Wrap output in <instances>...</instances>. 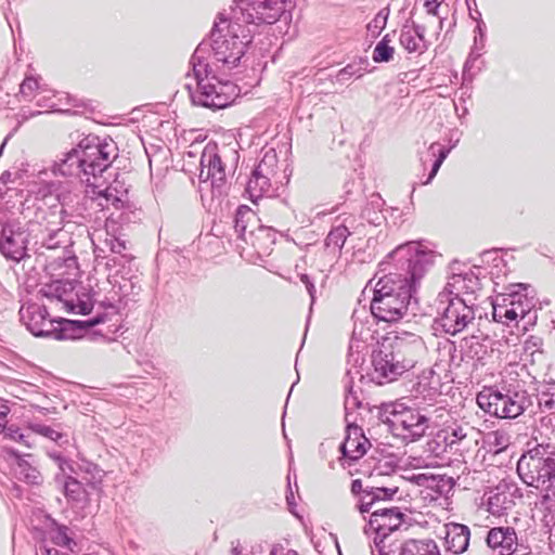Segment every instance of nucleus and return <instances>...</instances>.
<instances>
[{"label": "nucleus", "mask_w": 555, "mask_h": 555, "mask_svg": "<svg viewBox=\"0 0 555 555\" xmlns=\"http://www.w3.org/2000/svg\"><path fill=\"white\" fill-rule=\"evenodd\" d=\"M424 348L420 336L411 333L387 335L373 353L374 376L379 385L397 380L417 363Z\"/></svg>", "instance_id": "1"}, {"label": "nucleus", "mask_w": 555, "mask_h": 555, "mask_svg": "<svg viewBox=\"0 0 555 555\" xmlns=\"http://www.w3.org/2000/svg\"><path fill=\"white\" fill-rule=\"evenodd\" d=\"M411 298V284L406 278L393 273L379 279L371 304L372 313L385 322L401 319Z\"/></svg>", "instance_id": "2"}, {"label": "nucleus", "mask_w": 555, "mask_h": 555, "mask_svg": "<svg viewBox=\"0 0 555 555\" xmlns=\"http://www.w3.org/2000/svg\"><path fill=\"white\" fill-rule=\"evenodd\" d=\"M212 51L217 62L232 68L236 66L245 53V48L251 42L248 29L238 23H228L227 18L218 15L211 30Z\"/></svg>", "instance_id": "3"}, {"label": "nucleus", "mask_w": 555, "mask_h": 555, "mask_svg": "<svg viewBox=\"0 0 555 555\" xmlns=\"http://www.w3.org/2000/svg\"><path fill=\"white\" fill-rule=\"evenodd\" d=\"M235 224L243 240L259 253H268L275 242L274 231L261 225L259 218L247 206H241L237 209Z\"/></svg>", "instance_id": "4"}, {"label": "nucleus", "mask_w": 555, "mask_h": 555, "mask_svg": "<svg viewBox=\"0 0 555 555\" xmlns=\"http://www.w3.org/2000/svg\"><path fill=\"white\" fill-rule=\"evenodd\" d=\"M476 400L481 410L499 418H516L525 411V397L518 392L503 393L485 389L477 395Z\"/></svg>", "instance_id": "5"}, {"label": "nucleus", "mask_w": 555, "mask_h": 555, "mask_svg": "<svg viewBox=\"0 0 555 555\" xmlns=\"http://www.w3.org/2000/svg\"><path fill=\"white\" fill-rule=\"evenodd\" d=\"M517 473L526 485L539 489L554 476L555 460L530 451L518 461Z\"/></svg>", "instance_id": "6"}, {"label": "nucleus", "mask_w": 555, "mask_h": 555, "mask_svg": "<svg viewBox=\"0 0 555 555\" xmlns=\"http://www.w3.org/2000/svg\"><path fill=\"white\" fill-rule=\"evenodd\" d=\"M198 101L205 107L224 108L229 106L238 96L237 86L231 81H221L212 77L211 79L198 82Z\"/></svg>", "instance_id": "7"}, {"label": "nucleus", "mask_w": 555, "mask_h": 555, "mask_svg": "<svg viewBox=\"0 0 555 555\" xmlns=\"http://www.w3.org/2000/svg\"><path fill=\"white\" fill-rule=\"evenodd\" d=\"M80 146L86 177H96L102 173L116 158L115 150L111 144L92 143L85 139L80 141Z\"/></svg>", "instance_id": "8"}, {"label": "nucleus", "mask_w": 555, "mask_h": 555, "mask_svg": "<svg viewBox=\"0 0 555 555\" xmlns=\"http://www.w3.org/2000/svg\"><path fill=\"white\" fill-rule=\"evenodd\" d=\"M241 3L243 22L247 24H273L283 12L276 0H241Z\"/></svg>", "instance_id": "9"}, {"label": "nucleus", "mask_w": 555, "mask_h": 555, "mask_svg": "<svg viewBox=\"0 0 555 555\" xmlns=\"http://www.w3.org/2000/svg\"><path fill=\"white\" fill-rule=\"evenodd\" d=\"M28 234L22 227L7 224L2 229L0 251L8 259L22 260L26 256Z\"/></svg>", "instance_id": "10"}, {"label": "nucleus", "mask_w": 555, "mask_h": 555, "mask_svg": "<svg viewBox=\"0 0 555 555\" xmlns=\"http://www.w3.org/2000/svg\"><path fill=\"white\" fill-rule=\"evenodd\" d=\"M474 319L473 310L462 300H452L441 315L439 323L450 335L462 332Z\"/></svg>", "instance_id": "11"}, {"label": "nucleus", "mask_w": 555, "mask_h": 555, "mask_svg": "<svg viewBox=\"0 0 555 555\" xmlns=\"http://www.w3.org/2000/svg\"><path fill=\"white\" fill-rule=\"evenodd\" d=\"M528 312L527 307L516 299V296L500 295L493 302L492 317L495 322L508 325L518 319H524Z\"/></svg>", "instance_id": "12"}, {"label": "nucleus", "mask_w": 555, "mask_h": 555, "mask_svg": "<svg viewBox=\"0 0 555 555\" xmlns=\"http://www.w3.org/2000/svg\"><path fill=\"white\" fill-rule=\"evenodd\" d=\"M486 544L499 555H513L518 548V537L515 528L501 526L491 528L486 537Z\"/></svg>", "instance_id": "13"}, {"label": "nucleus", "mask_w": 555, "mask_h": 555, "mask_svg": "<svg viewBox=\"0 0 555 555\" xmlns=\"http://www.w3.org/2000/svg\"><path fill=\"white\" fill-rule=\"evenodd\" d=\"M443 528L444 535L442 539L444 550L455 555L464 553L469 546V528L457 522L446 524Z\"/></svg>", "instance_id": "14"}, {"label": "nucleus", "mask_w": 555, "mask_h": 555, "mask_svg": "<svg viewBox=\"0 0 555 555\" xmlns=\"http://www.w3.org/2000/svg\"><path fill=\"white\" fill-rule=\"evenodd\" d=\"M416 482L421 490V498L424 502L433 503L451 489V480L446 476L420 474Z\"/></svg>", "instance_id": "15"}, {"label": "nucleus", "mask_w": 555, "mask_h": 555, "mask_svg": "<svg viewBox=\"0 0 555 555\" xmlns=\"http://www.w3.org/2000/svg\"><path fill=\"white\" fill-rule=\"evenodd\" d=\"M369 446L370 441L363 435L361 428L348 427L346 438L340 444L344 461L361 459L366 453Z\"/></svg>", "instance_id": "16"}, {"label": "nucleus", "mask_w": 555, "mask_h": 555, "mask_svg": "<svg viewBox=\"0 0 555 555\" xmlns=\"http://www.w3.org/2000/svg\"><path fill=\"white\" fill-rule=\"evenodd\" d=\"M404 514L398 507L382 508L372 512L370 522L378 531H393L403 522Z\"/></svg>", "instance_id": "17"}, {"label": "nucleus", "mask_w": 555, "mask_h": 555, "mask_svg": "<svg viewBox=\"0 0 555 555\" xmlns=\"http://www.w3.org/2000/svg\"><path fill=\"white\" fill-rule=\"evenodd\" d=\"M55 168L62 176H85L80 143L76 147L72 149L68 153H66L64 158L55 164Z\"/></svg>", "instance_id": "18"}, {"label": "nucleus", "mask_w": 555, "mask_h": 555, "mask_svg": "<svg viewBox=\"0 0 555 555\" xmlns=\"http://www.w3.org/2000/svg\"><path fill=\"white\" fill-rule=\"evenodd\" d=\"M27 327L35 336H47L51 332V321L46 318L47 311L40 306H30L26 309Z\"/></svg>", "instance_id": "19"}, {"label": "nucleus", "mask_w": 555, "mask_h": 555, "mask_svg": "<svg viewBox=\"0 0 555 555\" xmlns=\"http://www.w3.org/2000/svg\"><path fill=\"white\" fill-rule=\"evenodd\" d=\"M399 555H441L433 539H411L403 543Z\"/></svg>", "instance_id": "20"}, {"label": "nucleus", "mask_w": 555, "mask_h": 555, "mask_svg": "<svg viewBox=\"0 0 555 555\" xmlns=\"http://www.w3.org/2000/svg\"><path fill=\"white\" fill-rule=\"evenodd\" d=\"M201 165L203 168H207V178L212 177L219 181L224 178L221 157L217 153L205 151L201 157ZM201 176H204V169H202Z\"/></svg>", "instance_id": "21"}, {"label": "nucleus", "mask_w": 555, "mask_h": 555, "mask_svg": "<svg viewBox=\"0 0 555 555\" xmlns=\"http://www.w3.org/2000/svg\"><path fill=\"white\" fill-rule=\"evenodd\" d=\"M74 288L70 281H56L49 285L47 296L57 299L63 305L73 304L69 299L74 295Z\"/></svg>", "instance_id": "22"}, {"label": "nucleus", "mask_w": 555, "mask_h": 555, "mask_svg": "<svg viewBox=\"0 0 555 555\" xmlns=\"http://www.w3.org/2000/svg\"><path fill=\"white\" fill-rule=\"evenodd\" d=\"M8 453L15 459L18 468V475L22 479L33 485L40 482L41 475L39 470L31 467L24 459L21 457L16 451L10 449L8 450Z\"/></svg>", "instance_id": "23"}, {"label": "nucleus", "mask_w": 555, "mask_h": 555, "mask_svg": "<svg viewBox=\"0 0 555 555\" xmlns=\"http://www.w3.org/2000/svg\"><path fill=\"white\" fill-rule=\"evenodd\" d=\"M4 439L17 442L26 448H33L35 446V439L33 433L29 430V425L22 431L17 427H9L3 431Z\"/></svg>", "instance_id": "24"}, {"label": "nucleus", "mask_w": 555, "mask_h": 555, "mask_svg": "<svg viewBox=\"0 0 555 555\" xmlns=\"http://www.w3.org/2000/svg\"><path fill=\"white\" fill-rule=\"evenodd\" d=\"M73 304H65L64 307L68 312L89 314L93 309V302L87 294L79 296L77 293L69 299Z\"/></svg>", "instance_id": "25"}, {"label": "nucleus", "mask_w": 555, "mask_h": 555, "mask_svg": "<svg viewBox=\"0 0 555 555\" xmlns=\"http://www.w3.org/2000/svg\"><path fill=\"white\" fill-rule=\"evenodd\" d=\"M422 36L411 28H404L400 34V44L409 53L416 52L421 47Z\"/></svg>", "instance_id": "26"}, {"label": "nucleus", "mask_w": 555, "mask_h": 555, "mask_svg": "<svg viewBox=\"0 0 555 555\" xmlns=\"http://www.w3.org/2000/svg\"><path fill=\"white\" fill-rule=\"evenodd\" d=\"M389 35H385L373 50V61L376 63L389 62L393 57L395 49L390 47Z\"/></svg>", "instance_id": "27"}, {"label": "nucleus", "mask_w": 555, "mask_h": 555, "mask_svg": "<svg viewBox=\"0 0 555 555\" xmlns=\"http://www.w3.org/2000/svg\"><path fill=\"white\" fill-rule=\"evenodd\" d=\"M350 235V232L346 225H338L331 230L326 237V246L334 248H343L347 237Z\"/></svg>", "instance_id": "28"}, {"label": "nucleus", "mask_w": 555, "mask_h": 555, "mask_svg": "<svg viewBox=\"0 0 555 555\" xmlns=\"http://www.w3.org/2000/svg\"><path fill=\"white\" fill-rule=\"evenodd\" d=\"M489 441L495 448V452H502L507 449L511 443V436L506 430L496 429L489 434Z\"/></svg>", "instance_id": "29"}, {"label": "nucleus", "mask_w": 555, "mask_h": 555, "mask_svg": "<svg viewBox=\"0 0 555 555\" xmlns=\"http://www.w3.org/2000/svg\"><path fill=\"white\" fill-rule=\"evenodd\" d=\"M539 405L544 410L555 412V383L550 384L545 390L541 392Z\"/></svg>", "instance_id": "30"}, {"label": "nucleus", "mask_w": 555, "mask_h": 555, "mask_svg": "<svg viewBox=\"0 0 555 555\" xmlns=\"http://www.w3.org/2000/svg\"><path fill=\"white\" fill-rule=\"evenodd\" d=\"M29 430L33 433V436L40 435L55 442L63 437L60 431L42 424H29Z\"/></svg>", "instance_id": "31"}, {"label": "nucleus", "mask_w": 555, "mask_h": 555, "mask_svg": "<svg viewBox=\"0 0 555 555\" xmlns=\"http://www.w3.org/2000/svg\"><path fill=\"white\" fill-rule=\"evenodd\" d=\"M54 544L72 550L73 539L68 535L66 527H59L52 533Z\"/></svg>", "instance_id": "32"}, {"label": "nucleus", "mask_w": 555, "mask_h": 555, "mask_svg": "<svg viewBox=\"0 0 555 555\" xmlns=\"http://www.w3.org/2000/svg\"><path fill=\"white\" fill-rule=\"evenodd\" d=\"M399 488L397 486L393 487H377L372 490V500H392L393 496L398 493Z\"/></svg>", "instance_id": "33"}, {"label": "nucleus", "mask_w": 555, "mask_h": 555, "mask_svg": "<svg viewBox=\"0 0 555 555\" xmlns=\"http://www.w3.org/2000/svg\"><path fill=\"white\" fill-rule=\"evenodd\" d=\"M425 422H426L425 416H423L418 413L410 412L404 415V418L402 420V425L404 428L411 429L413 427H418V426L424 425Z\"/></svg>", "instance_id": "34"}, {"label": "nucleus", "mask_w": 555, "mask_h": 555, "mask_svg": "<svg viewBox=\"0 0 555 555\" xmlns=\"http://www.w3.org/2000/svg\"><path fill=\"white\" fill-rule=\"evenodd\" d=\"M39 89V81L37 78L27 77L21 83V92L27 96H31Z\"/></svg>", "instance_id": "35"}, {"label": "nucleus", "mask_w": 555, "mask_h": 555, "mask_svg": "<svg viewBox=\"0 0 555 555\" xmlns=\"http://www.w3.org/2000/svg\"><path fill=\"white\" fill-rule=\"evenodd\" d=\"M270 555H299V553L291 547L288 541L280 542L273 545Z\"/></svg>", "instance_id": "36"}, {"label": "nucleus", "mask_w": 555, "mask_h": 555, "mask_svg": "<svg viewBox=\"0 0 555 555\" xmlns=\"http://www.w3.org/2000/svg\"><path fill=\"white\" fill-rule=\"evenodd\" d=\"M465 438H466V434L463 431V428L456 427V428H453L451 433H448L446 440H447L448 446H450L452 448L454 444L459 443L460 441H462Z\"/></svg>", "instance_id": "37"}, {"label": "nucleus", "mask_w": 555, "mask_h": 555, "mask_svg": "<svg viewBox=\"0 0 555 555\" xmlns=\"http://www.w3.org/2000/svg\"><path fill=\"white\" fill-rule=\"evenodd\" d=\"M442 0H424V7L427 11V13L438 16L439 12L438 9L441 5Z\"/></svg>", "instance_id": "38"}, {"label": "nucleus", "mask_w": 555, "mask_h": 555, "mask_svg": "<svg viewBox=\"0 0 555 555\" xmlns=\"http://www.w3.org/2000/svg\"><path fill=\"white\" fill-rule=\"evenodd\" d=\"M9 411V406L0 399V434L5 430L7 416Z\"/></svg>", "instance_id": "39"}, {"label": "nucleus", "mask_w": 555, "mask_h": 555, "mask_svg": "<svg viewBox=\"0 0 555 555\" xmlns=\"http://www.w3.org/2000/svg\"><path fill=\"white\" fill-rule=\"evenodd\" d=\"M447 151H440V154H439V157L438 159L435 162L434 166H433V169H431V172L429 175V178H428V181H430L438 172L440 166L442 165L443 160L446 159L447 157Z\"/></svg>", "instance_id": "40"}, {"label": "nucleus", "mask_w": 555, "mask_h": 555, "mask_svg": "<svg viewBox=\"0 0 555 555\" xmlns=\"http://www.w3.org/2000/svg\"><path fill=\"white\" fill-rule=\"evenodd\" d=\"M366 498H369V501H362L360 505V512L361 513H369L371 511L372 505L376 500H372V493H367Z\"/></svg>", "instance_id": "41"}, {"label": "nucleus", "mask_w": 555, "mask_h": 555, "mask_svg": "<svg viewBox=\"0 0 555 555\" xmlns=\"http://www.w3.org/2000/svg\"><path fill=\"white\" fill-rule=\"evenodd\" d=\"M362 491V481L360 479H356L351 483V492L353 494H358Z\"/></svg>", "instance_id": "42"}, {"label": "nucleus", "mask_w": 555, "mask_h": 555, "mask_svg": "<svg viewBox=\"0 0 555 555\" xmlns=\"http://www.w3.org/2000/svg\"><path fill=\"white\" fill-rule=\"evenodd\" d=\"M47 555H68L66 553H61L56 550H47Z\"/></svg>", "instance_id": "43"}, {"label": "nucleus", "mask_w": 555, "mask_h": 555, "mask_svg": "<svg viewBox=\"0 0 555 555\" xmlns=\"http://www.w3.org/2000/svg\"><path fill=\"white\" fill-rule=\"evenodd\" d=\"M70 486L79 487V483H78L77 481H75V480H73L72 482H68V483L66 485V491H68V490H69V487H70Z\"/></svg>", "instance_id": "44"}, {"label": "nucleus", "mask_w": 555, "mask_h": 555, "mask_svg": "<svg viewBox=\"0 0 555 555\" xmlns=\"http://www.w3.org/2000/svg\"><path fill=\"white\" fill-rule=\"evenodd\" d=\"M348 68H349V66H347V67L343 68V69L339 72V75L349 74Z\"/></svg>", "instance_id": "45"}, {"label": "nucleus", "mask_w": 555, "mask_h": 555, "mask_svg": "<svg viewBox=\"0 0 555 555\" xmlns=\"http://www.w3.org/2000/svg\"><path fill=\"white\" fill-rule=\"evenodd\" d=\"M260 170H261V165L259 166L258 170H256V171H255L256 180L258 179V177H257V176L259 175Z\"/></svg>", "instance_id": "46"}]
</instances>
